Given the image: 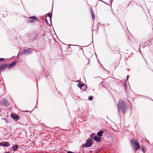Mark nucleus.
<instances>
[{
  "instance_id": "9",
  "label": "nucleus",
  "mask_w": 153,
  "mask_h": 153,
  "mask_svg": "<svg viewBox=\"0 0 153 153\" xmlns=\"http://www.w3.org/2000/svg\"><path fill=\"white\" fill-rule=\"evenodd\" d=\"M16 62H11L8 66V68L9 69H10L12 67H14L16 65Z\"/></svg>"
},
{
  "instance_id": "17",
  "label": "nucleus",
  "mask_w": 153,
  "mask_h": 153,
  "mask_svg": "<svg viewBox=\"0 0 153 153\" xmlns=\"http://www.w3.org/2000/svg\"><path fill=\"white\" fill-rule=\"evenodd\" d=\"M48 16L50 17V19H51L52 16V14L50 13H49L48 14Z\"/></svg>"
},
{
  "instance_id": "29",
  "label": "nucleus",
  "mask_w": 153,
  "mask_h": 153,
  "mask_svg": "<svg viewBox=\"0 0 153 153\" xmlns=\"http://www.w3.org/2000/svg\"><path fill=\"white\" fill-rule=\"evenodd\" d=\"M36 79V81H37V78Z\"/></svg>"
},
{
  "instance_id": "23",
  "label": "nucleus",
  "mask_w": 153,
  "mask_h": 153,
  "mask_svg": "<svg viewBox=\"0 0 153 153\" xmlns=\"http://www.w3.org/2000/svg\"><path fill=\"white\" fill-rule=\"evenodd\" d=\"M4 58H0V61H4Z\"/></svg>"
},
{
  "instance_id": "3",
  "label": "nucleus",
  "mask_w": 153,
  "mask_h": 153,
  "mask_svg": "<svg viewBox=\"0 0 153 153\" xmlns=\"http://www.w3.org/2000/svg\"><path fill=\"white\" fill-rule=\"evenodd\" d=\"M128 6L134 8H137L140 6V4H137L135 2L132 1H130L128 3Z\"/></svg>"
},
{
  "instance_id": "1",
  "label": "nucleus",
  "mask_w": 153,
  "mask_h": 153,
  "mask_svg": "<svg viewBox=\"0 0 153 153\" xmlns=\"http://www.w3.org/2000/svg\"><path fill=\"white\" fill-rule=\"evenodd\" d=\"M126 102L123 100H120L118 102V104H117L118 111H119V110L120 109L123 113H124L126 112Z\"/></svg>"
},
{
  "instance_id": "22",
  "label": "nucleus",
  "mask_w": 153,
  "mask_h": 153,
  "mask_svg": "<svg viewBox=\"0 0 153 153\" xmlns=\"http://www.w3.org/2000/svg\"><path fill=\"white\" fill-rule=\"evenodd\" d=\"M92 19L94 20L95 18V16L94 15H92Z\"/></svg>"
},
{
  "instance_id": "15",
  "label": "nucleus",
  "mask_w": 153,
  "mask_h": 153,
  "mask_svg": "<svg viewBox=\"0 0 153 153\" xmlns=\"http://www.w3.org/2000/svg\"><path fill=\"white\" fill-rule=\"evenodd\" d=\"M34 22V20L33 19H30L27 20V22L29 23H32Z\"/></svg>"
},
{
  "instance_id": "4",
  "label": "nucleus",
  "mask_w": 153,
  "mask_h": 153,
  "mask_svg": "<svg viewBox=\"0 0 153 153\" xmlns=\"http://www.w3.org/2000/svg\"><path fill=\"white\" fill-rule=\"evenodd\" d=\"M8 66L6 64H2L0 65V71H3Z\"/></svg>"
},
{
  "instance_id": "12",
  "label": "nucleus",
  "mask_w": 153,
  "mask_h": 153,
  "mask_svg": "<svg viewBox=\"0 0 153 153\" xmlns=\"http://www.w3.org/2000/svg\"><path fill=\"white\" fill-rule=\"evenodd\" d=\"M18 148V145H13L12 147V148L13 149L14 151H16Z\"/></svg>"
},
{
  "instance_id": "16",
  "label": "nucleus",
  "mask_w": 153,
  "mask_h": 153,
  "mask_svg": "<svg viewBox=\"0 0 153 153\" xmlns=\"http://www.w3.org/2000/svg\"><path fill=\"white\" fill-rule=\"evenodd\" d=\"M4 102H2V103L4 105H7L8 104V102H7V101L6 100H4Z\"/></svg>"
},
{
  "instance_id": "5",
  "label": "nucleus",
  "mask_w": 153,
  "mask_h": 153,
  "mask_svg": "<svg viewBox=\"0 0 153 153\" xmlns=\"http://www.w3.org/2000/svg\"><path fill=\"white\" fill-rule=\"evenodd\" d=\"M92 143V140H88L85 144V146H83V147H91Z\"/></svg>"
},
{
  "instance_id": "19",
  "label": "nucleus",
  "mask_w": 153,
  "mask_h": 153,
  "mask_svg": "<svg viewBox=\"0 0 153 153\" xmlns=\"http://www.w3.org/2000/svg\"><path fill=\"white\" fill-rule=\"evenodd\" d=\"M93 99V97L92 96H89L88 98V100H92Z\"/></svg>"
},
{
  "instance_id": "24",
  "label": "nucleus",
  "mask_w": 153,
  "mask_h": 153,
  "mask_svg": "<svg viewBox=\"0 0 153 153\" xmlns=\"http://www.w3.org/2000/svg\"><path fill=\"white\" fill-rule=\"evenodd\" d=\"M4 120H5L6 121V123H7L8 122V121L6 119V118H3V119Z\"/></svg>"
},
{
  "instance_id": "18",
  "label": "nucleus",
  "mask_w": 153,
  "mask_h": 153,
  "mask_svg": "<svg viewBox=\"0 0 153 153\" xmlns=\"http://www.w3.org/2000/svg\"><path fill=\"white\" fill-rule=\"evenodd\" d=\"M90 10H91V14L92 15H94V12L93 11V10H92V9L91 8H90Z\"/></svg>"
},
{
  "instance_id": "27",
  "label": "nucleus",
  "mask_w": 153,
  "mask_h": 153,
  "mask_svg": "<svg viewBox=\"0 0 153 153\" xmlns=\"http://www.w3.org/2000/svg\"><path fill=\"white\" fill-rule=\"evenodd\" d=\"M2 144V143H0V146H1Z\"/></svg>"
},
{
  "instance_id": "14",
  "label": "nucleus",
  "mask_w": 153,
  "mask_h": 153,
  "mask_svg": "<svg viewBox=\"0 0 153 153\" xmlns=\"http://www.w3.org/2000/svg\"><path fill=\"white\" fill-rule=\"evenodd\" d=\"M38 35H36L35 37L33 38V39H32V41H35L37 39V38L38 37Z\"/></svg>"
},
{
  "instance_id": "8",
  "label": "nucleus",
  "mask_w": 153,
  "mask_h": 153,
  "mask_svg": "<svg viewBox=\"0 0 153 153\" xmlns=\"http://www.w3.org/2000/svg\"><path fill=\"white\" fill-rule=\"evenodd\" d=\"M93 139L95 141L97 142H100L101 140V138L96 136H94L93 137Z\"/></svg>"
},
{
  "instance_id": "21",
  "label": "nucleus",
  "mask_w": 153,
  "mask_h": 153,
  "mask_svg": "<svg viewBox=\"0 0 153 153\" xmlns=\"http://www.w3.org/2000/svg\"><path fill=\"white\" fill-rule=\"evenodd\" d=\"M128 78H129V76H127V79H126H126L124 80V82L125 83H126V81L128 79Z\"/></svg>"
},
{
  "instance_id": "11",
  "label": "nucleus",
  "mask_w": 153,
  "mask_h": 153,
  "mask_svg": "<svg viewBox=\"0 0 153 153\" xmlns=\"http://www.w3.org/2000/svg\"><path fill=\"white\" fill-rule=\"evenodd\" d=\"M104 133V131L102 130L100 131L97 133V135L99 137H100L102 135V134Z\"/></svg>"
},
{
  "instance_id": "20",
  "label": "nucleus",
  "mask_w": 153,
  "mask_h": 153,
  "mask_svg": "<svg viewBox=\"0 0 153 153\" xmlns=\"http://www.w3.org/2000/svg\"><path fill=\"white\" fill-rule=\"evenodd\" d=\"M29 19H36V17L35 16H33L31 17H29Z\"/></svg>"
},
{
  "instance_id": "10",
  "label": "nucleus",
  "mask_w": 153,
  "mask_h": 153,
  "mask_svg": "<svg viewBox=\"0 0 153 153\" xmlns=\"http://www.w3.org/2000/svg\"><path fill=\"white\" fill-rule=\"evenodd\" d=\"M10 146V144L8 142H2V144L1 145V146L7 147L9 146Z\"/></svg>"
},
{
  "instance_id": "26",
  "label": "nucleus",
  "mask_w": 153,
  "mask_h": 153,
  "mask_svg": "<svg viewBox=\"0 0 153 153\" xmlns=\"http://www.w3.org/2000/svg\"><path fill=\"white\" fill-rule=\"evenodd\" d=\"M45 22L46 23H48V21L47 19L46 18Z\"/></svg>"
},
{
  "instance_id": "13",
  "label": "nucleus",
  "mask_w": 153,
  "mask_h": 153,
  "mask_svg": "<svg viewBox=\"0 0 153 153\" xmlns=\"http://www.w3.org/2000/svg\"><path fill=\"white\" fill-rule=\"evenodd\" d=\"M77 86L81 88L82 87H84V85L83 84H81L80 83H79L77 84Z\"/></svg>"
},
{
  "instance_id": "6",
  "label": "nucleus",
  "mask_w": 153,
  "mask_h": 153,
  "mask_svg": "<svg viewBox=\"0 0 153 153\" xmlns=\"http://www.w3.org/2000/svg\"><path fill=\"white\" fill-rule=\"evenodd\" d=\"M11 117L13 119L15 120H17L19 119V116L18 115H16L13 114H11Z\"/></svg>"
},
{
  "instance_id": "28",
  "label": "nucleus",
  "mask_w": 153,
  "mask_h": 153,
  "mask_svg": "<svg viewBox=\"0 0 153 153\" xmlns=\"http://www.w3.org/2000/svg\"><path fill=\"white\" fill-rule=\"evenodd\" d=\"M9 152H4V153H9Z\"/></svg>"
},
{
  "instance_id": "25",
  "label": "nucleus",
  "mask_w": 153,
  "mask_h": 153,
  "mask_svg": "<svg viewBox=\"0 0 153 153\" xmlns=\"http://www.w3.org/2000/svg\"><path fill=\"white\" fill-rule=\"evenodd\" d=\"M67 153H74V152H73L71 151H68L67 152Z\"/></svg>"
},
{
  "instance_id": "7",
  "label": "nucleus",
  "mask_w": 153,
  "mask_h": 153,
  "mask_svg": "<svg viewBox=\"0 0 153 153\" xmlns=\"http://www.w3.org/2000/svg\"><path fill=\"white\" fill-rule=\"evenodd\" d=\"M31 49L30 48H28L26 49L23 50V53L25 54L26 55L30 54L31 53Z\"/></svg>"
},
{
  "instance_id": "2",
  "label": "nucleus",
  "mask_w": 153,
  "mask_h": 153,
  "mask_svg": "<svg viewBox=\"0 0 153 153\" xmlns=\"http://www.w3.org/2000/svg\"><path fill=\"white\" fill-rule=\"evenodd\" d=\"M130 143L131 145L135 146L133 148V149L135 152H136L137 150L140 148V146L139 143L138 142L132 139L130 140Z\"/></svg>"
}]
</instances>
